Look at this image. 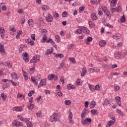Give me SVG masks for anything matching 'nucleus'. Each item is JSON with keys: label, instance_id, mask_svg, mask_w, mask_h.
<instances>
[{"label": "nucleus", "instance_id": "nucleus-1", "mask_svg": "<svg viewBox=\"0 0 127 127\" xmlns=\"http://www.w3.org/2000/svg\"><path fill=\"white\" fill-rule=\"evenodd\" d=\"M41 33L43 35H44L43 37V42H45L47 40V36H46V33H47V30L46 29H44L41 30Z\"/></svg>", "mask_w": 127, "mask_h": 127}, {"label": "nucleus", "instance_id": "nucleus-2", "mask_svg": "<svg viewBox=\"0 0 127 127\" xmlns=\"http://www.w3.org/2000/svg\"><path fill=\"white\" fill-rule=\"evenodd\" d=\"M58 116V114L57 113H54L53 114L50 118V122H51L53 123V122H55L56 121V118H57V116Z\"/></svg>", "mask_w": 127, "mask_h": 127}, {"label": "nucleus", "instance_id": "nucleus-3", "mask_svg": "<svg viewBox=\"0 0 127 127\" xmlns=\"http://www.w3.org/2000/svg\"><path fill=\"white\" fill-rule=\"evenodd\" d=\"M102 9L104 11V13H105L106 15H107V16H109L110 15V11L108 10V8H107V6H102Z\"/></svg>", "mask_w": 127, "mask_h": 127}, {"label": "nucleus", "instance_id": "nucleus-4", "mask_svg": "<svg viewBox=\"0 0 127 127\" xmlns=\"http://www.w3.org/2000/svg\"><path fill=\"white\" fill-rule=\"evenodd\" d=\"M45 85H46V79L44 78L41 80L40 83L38 85V88H41Z\"/></svg>", "mask_w": 127, "mask_h": 127}, {"label": "nucleus", "instance_id": "nucleus-5", "mask_svg": "<svg viewBox=\"0 0 127 127\" xmlns=\"http://www.w3.org/2000/svg\"><path fill=\"white\" fill-rule=\"evenodd\" d=\"M78 28H81V29L83 30V32L84 33H85V34H90V31L87 28V27H84V26H79Z\"/></svg>", "mask_w": 127, "mask_h": 127}, {"label": "nucleus", "instance_id": "nucleus-6", "mask_svg": "<svg viewBox=\"0 0 127 127\" xmlns=\"http://www.w3.org/2000/svg\"><path fill=\"white\" fill-rule=\"evenodd\" d=\"M12 125L14 127H21L22 123L18 122L17 120H14L12 123Z\"/></svg>", "mask_w": 127, "mask_h": 127}, {"label": "nucleus", "instance_id": "nucleus-7", "mask_svg": "<svg viewBox=\"0 0 127 127\" xmlns=\"http://www.w3.org/2000/svg\"><path fill=\"white\" fill-rule=\"evenodd\" d=\"M0 51L2 56L5 55V51H4V47L2 44L0 43Z\"/></svg>", "mask_w": 127, "mask_h": 127}, {"label": "nucleus", "instance_id": "nucleus-8", "mask_svg": "<svg viewBox=\"0 0 127 127\" xmlns=\"http://www.w3.org/2000/svg\"><path fill=\"white\" fill-rule=\"evenodd\" d=\"M23 60H24L25 62H29V57L28 53H25L23 55Z\"/></svg>", "mask_w": 127, "mask_h": 127}, {"label": "nucleus", "instance_id": "nucleus-9", "mask_svg": "<svg viewBox=\"0 0 127 127\" xmlns=\"http://www.w3.org/2000/svg\"><path fill=\"white\" fill-rule=\"evenodd\" d=\"M112 102H113L112 99H108V98H106L104 102L103 106H107V105H109V104H111Z\"/></svg>", "mask_w": 127, "mask_h": 127}, {"label": "nucleus", "instance_id": "nucleus-10", "mask_svg": "<svg viewBox=\"0 0 127 127\" xmlns=\"http://www.w3.org/2000/svg\"><path fill=\"white\" fill-rule=\"evenodd\" d=\"M86 113H87V109L84 108L81 113V119H85L86 118Z\"/></svg>", "mask_w": 127, "mask_h": 127}, {"label": "nucleus", "instance_id": "nucleus-11", "mask_svg": "<svg viewBox=\"0 0 127 127\" xmlns=\"http://www.w3.org/2000/svg\"><path fill=\"white\" fill-rule=\"evenodd\" d=\"M26 42L28 44H29L30 45H34V41H32L31 39L29 38V39H26Z\"/></svg>", "mask_w": 127, "mask_h": 127}, {"label": "nucleus", "instance_id": "nucleus-12", "mask_svg": "<svg viewBox=\"0 0 127 127\" xmlns=\"http://www.w3.org/2000/svg\"><path fill=\"white\" fill-rule=\"evenodd\" d=\"M0 32L1 37L2 39H3V38H4V29L2 27L0 28Z\"/></svg>", "mask_w": 127, "mask_h": 127}, {"label": "nucleus", "instance_id": "nucleus-13", "mask_svg": "<svg viewBox=\"0 0 127 127\" xmlns=\"http://www.w3.org/2000/svg\"><path fill=\"white\" fill-rule=\"evenodd\" d=\"M12 110L14 112H21V111H22V108L20 107H16L13 108Z\"/></svg>", "mask_w": 127, "mask_h": 127}, {"label": "nucleus", "instance_id": "nucleus-14", "mask_svg": "<svg viewBox=\"0 0 127 127\" xmlns=\"http://www.w3.org/2000/svg\"><path fill=\"white\" fill-rule=\"evenodd\" d=\"M115 100L117 103V104H118L119 107H121V106L122 105L121 104V97L120 96H117L115 98Z\"/></svg>", "mask_w": 127, "mask_h": 127}, {"label": "nucleus", "instance_id": "nucleus-15", "mask_svg": "<svg viewBox=\"0 0 127 127\" xmlns=\"http://www.w3.org/2000/svg\"><path fill=\"white\" fill-rule=\"evenodd\" d=\"M66 87L68 90H72V89H76V87L74 85H73L71 84H68Z\"/></svg>", "mask_w": 127, "mask_h": 127}, {"label": "nucleus", "instance_id": "nucleus-16", "mask_svg": "<svg viewBox=\"0 0 127 127\" xmlns=\"http://www.w3.org/2000/svg\"><path fill=\"white\" fill-rule=\"evenodd\" d=\"M95 106H96V101H92L89 105V108H90V109H94Z\"/></svg>", "mask_w": 127, "mask_h": 127}, {"label": "nucleus", "instance_id": "nucleus-17", "mask_svg": "<svg viewBox=\"0 0 127 127\" xmlns=\"http://www.w3.org/2000/svg\"><path fill=\"white\" fill-rule=\"evenodd\" d=\"M99 44L100 46L103 47V46H105L107 44V42L105 40H101L99 42Z\"/></svg>", "mask_w": 127, "mask_h": 127}, {"label": "nucleus", "instance_id": "nucleus-18", "mask_svg": "<svg viewBox=\"0 0 127 127\" xmlns=\"http://www.w3.org/2000/svg\"><path fill=\"white\" fill-rule=\"evenodd\" d=\"M117 5V0H112L111 2V7H115Z\"/></svg>", "mask_w": 127, "mask_h": 127}, {"label": "nucleus", "instance_id": "nucleus-19", "mask_svg": "<svg viewBox=\"0 0 127 127\" xmlns=\"http://www.w3.org/2000/svg\"><path fill=\"white\" fill-rule=\"evenodd\" d=\"M122 56V53L121 52H117L115 53V57L117 59H119V58H121Z\"/></svg>", "mask_w": 127, "mask_h": 127}, {"label": "nucleus", "instance_id": "nucleus-20", "mask_svg": "<svg viewBox=\"0 0 127 127\" xmlns=\"http://www.w3.org/2000/svg\"><path fill=\"white\" fill-rule=\"evenodd\" d=\"M86 41H87L86 42V44L89 45V44H90V43L89 42H91V41H93V38H92L91 37H87Z\"/></svg>", "mask_w": 127, "mask_h": 127}, {"label": "nucleus", "instance_id": "nucleus-21", "mask_svg": "<svg viewBox=\"0 0 127 127\" xmlns=\"http://www.w3.org/2000/svg\"><path fill=\"white\" fill-rule=\"evenodd\" d=\"M30 62V63H37V55L36 57H34Z\"/></svg>", "mask_w": 127, "mask_h": 127}, {"label": "nucleus", "instance_id": "nucleus-22", "mask_svg": "<svg viewBox=\"0 0 127 127\" xmlns=\"http://www.w3.org/2000/svg\"><path fill=\"white\" fill-rule=\"evenodd\" d=\"M92 20H97L98 19V17H97V15L96 13H92L91 15Z\"/></svg>", "mask_w": 127, "mask_h": 127}, {"label": "nucleus", "instance_id": "nucleus-23", "mask_svg": "<svg viewBox=\"0 0 127 127\" xmlns=\"http://www.w3.org/2000/svg\"><path fill=\"white\" fill-rule=\"evenodd\" d=\"M79 29H77L74 31V32L76 34H82V32L83 30H81V28H79Z\"/></svg>", "mask_w": 127, "mask_h": 127}, {"label": "nucleus", "instance_id": "nucleus-24", "mask_svg": "<svg viewBox=\"0 0 127 127\" xmlns=\"http://www.w3.org/2000/svg\"><path fill=\"white\" fill-rule=\"evenodd\" d=\"M113 125H114V121L111 120L109 122H108V123L107 124L106 127H112Z\"/></svg>", "mask_w": 127, "mask_h": 127}, {"label": "nucleus", "instance_id": "nucleus-25", "mask_svg": "<svg viewBox=\"0 0 127 127\" xmlns=\"http://www.w3.org/2000/svg\"><path fill=\"white\" fill-rule=\"evenodd\" d=\"M11 75L12 79H14L15 80H17L18 79L17 74L15 73V72H12Z\"/></svg>", "mask_w": 127, "mask_h": 127}, {"label": "nucleus", "instance_id": "nucleus-26", "mask_svg": "<svg viewBox=\"0 0 127 127\" xmlns=\"http://www.w3.org/2000/svg\"><path fill=\"white\" fill-rule=\"evenodd\" d=\"M53 52V48L51 49V51H50V49H48L47 50V52L45 53V55L47 56V55H49V54H51Z\"/></svg>", "mask_w": 127, "mask_h": 127}, {"label": "nucleus", "instance_id": "nucleus-27", "mask_svg": "<svg viewBox=\"0 0 127 127\" xmlns=\"http://www.w3.org/2000/svg\"><path fill=\"white\" fill-rule=\"evenodd\" d=\"M90 113L91 115H98V110L92 109L91 110Z\"/></svg>", "mask_w": 127, "mask_h": 127}, {"label": "nucleus", "instance_id": "nucleus-28", "mask_svg": "<svg viewBox=\"0 0 127 127\" xmlns=\"http://www.w3.org/2000/svg\"><path fill=\"white\" fill-rule=\"evenodd\" d=\"M116 113H117L118 114H119V115H120V116H124V115H125L124 114V112L122 111V110H121L120 109H117Z\"/></svg>", "mask_w": 127, "mask_h": 127}, {"label": "nucleus", "instance_id": "nucleus-29", "mask_svg": "<svg viewBox=\"0 0 127 127\" xmlns=\"http://www.w3.org/2000/svg\"><path fill=\"white\" fill-rule=\"evenodd\" d=\"M23 75L26 81H27V80H28V76L27 75V72H26V71H24L23 73Z\"/></svg>", "mask_w": 127, "mask_h": 127}, {"label": "nucleus", "instance_id": "nucleus-30", "mask_svg": "<svg viewBox=\"0 0 127 127\" xmlns=\"http://www.w3.org/2000/svg\"><path fill=\"white\" fill-rule=\"evenodd\" d=\"M26 124L27 127H33L31 122L29 121V120L26 121Z\"/></svg>", "mask_w": 127, "mask_h": 127}, {"label": "nucleus", "instance_id": "nucleus-31", "mask_svg": "<svg viewBox=\"0 0 127 127\" xmlns=\"http://www.w3.org/2000/svg\"><path fill=\"white\" fill-rule=\"evenodd\" d=\"M122 37V35L116 34L113 36L114 39H120Z\"/></svg>", "mask_w": 127, "mask_h": 127}, {"label": "nucleus", "instance_id": "nucleus-32", "mask_svg": "<svg viewBox=\"0 0 127 127\" xmlns=\"http://www.w3.org/2000/svg\"><path fill=\"white\" fill-rule=\"evenodd\" d=\"M49 8V6H47V5H44L42 6V9H43V10H48Z\"/></svg>", "mask_w": 127, "mask_h": 127}, {"label": "nucleus", "instance_id": "nucleus-33", "mask_svg": "<svg viewBox=\"0 0 127 127\" xmlns=\"http://www.w3.org/2000/svg\"><path fill=\"white\" fill-rule=\"evenodd\" d=\"M121 22L122 23H125L126 22V16L125 15H123V16L121 18Z\"/></svg>", "mask_w": 127, "mask_h": 127}, {"label": "nucleus", "instance_id": "nucleus-34", "mask_svg": "<svg viewBox=\"0 0 127 127\" xmlns=\"http://www.w3.org/2000/svg\"><path fill=\"white\" fill-rule=\"evenodd\" d=\"M95 69H96L95 67L90 68L88 69V72L89 73H93V72H95Z\"/></svg>", "mask_w": 127, "mask_h": 127}, {"label": "nucleus", "instance_id": "nucleus-35", "mask_svg": "<svg viewBox=\"0 0 127 127\" xmlns=\"http://www.w3.org/2000/svg\"><path fill=\"white\" fill-rule=\"evenodd\" d=\"M116 8V11H118V12H122V6L119 5Z\"/></svg>", "mask_w": 127, "mask_h": 127}, {"label": "nucleus", "instance_id": "nucleus-36", "mask_svg": "<svg viewBox=\"0 0 127 127\" xmlns=\"http://www.w3.org/2000/svg\"><path fill=\"white\" fill-rule=\"evenodd\" d=\"M55 57H59V58H63V57H64V55H63V54H57Z\"/></svg>", "mask_w": 127, "mask_h": 127}, {"label": "nucleus", "instance_id": "nucleus-37", "mask_svg": "<svg viewBox=\"0 0 127 127\" xmlns=\"http://www.w3.org/2000/svg\"><path fill=\"white\" fill-rule=\"evenodd\" d=\"M81 124H82V125H87V119H82V120L81 121Z\"/></svg>", "mask_w": 127, "mask_h": 127}, {"label": "nucleus", "instance_id": "nucleus-38", "mask_svg": "<svg viewBox=\"0 0 127 127\" xmlns=\"http://www.w3.org/2000/svg\"><path fill=\"white\" fill-rule=\"evenodd\" d=\"M64 104L66 106H69V105L71 104V100H65Z\"/></svg>", "mask_w": 127, "mask_h": 127}, {"label": "nucleus", "instance_id": "nucleus-39", "mask_svg": "<svg viewBox=\"0 0 127 127\" xmlns=\"http://www.w3.org/2000/svg\"><path fill=\"white\" fill-rule=\"evenodd\" d=\"M28 23L29 25V26H31L33 24V20H32V19H30L28 21Z\"/></svg>", "mask_w": 127, "mask_h": 127}, {"label": "nucleus", "instance_id": "nucleus-40", "mask_svg": "<svg viewBox=\"0 0 127 127\" xmlns=\"http://www.w3.org/2000/svg\"><path fill=\"white\" fill-rule=\"evenodd\" d=\"M84 9H85V6H81L79 8V12L81 13L84 11Z\"/></svg>", "mask_w": 127, "mask_h": 127}, {"label": "nucleus", "instance_id": "nucleus-41", "mask_svg": "<svg viewBox=\"0 0 127 127\" xmlns=\"http://www.w3.org/2000/svg\"><path fill=\"white\" fill-rule=\"evenodd\" d=\"M5 66H7L9 68H11V67H12V64L6 62V63H5Z\"/></svg>", "mask_w": 127, "mask_h": 127}, {"label": "nucleus", "instance_id": "nucleus-42", "mask_svg": "<svg viewBox=\"0 0 127 127\" xmlns=\"http://www.w3.org/2000/svg\"><path fill=\"white\" fill-rule=\"evenodd\" d=\"M54 77V74H50L48 75V78L49 80H53V78Z\"/></svg>", "mask_w": 127, "mask_h": 127}, {"label": "nucleus", "instance_id": "nucleus-43", "mask_svg": "<svg viewBox=\"0 0 127 127\" xmlns=\"http://www.w3.org/2000/svg\"><path fill=\"white\" fill-rule=\"evenodd\" d=\"M104 25H105V26H108V27H109L110 28H114V26L108 23H106L104 24Z\"/></svg>", "mask_w": 127, "mask_h": 127}, {"label": "nucleus", "instance_id": "nucleus-44", "mask_svg": "<svg viewBox=\"0 0 127 127\" xmlns=\"http://www.w3.org/2000/svg\"><path fill=\"white\" fill-rule=\"evenodd\" d=\"M88 24L90 27H94L95 26V24H94V23L91 21L89 22Z\"/></svg>", "mask_w": 127, "mask_h": 127}, {"label": "nucleus", "instance_id": "nucleus-45", "mask_svg": "<svg viewBox=\"0 0 127 127\" xmlns=\"http://www.w3.org/2000/svg\"><path fill=\"white\" fill-rule=\"evenodd\" d=\"M51 43L52 45H53V47H54L56 49H57V46H56V45L55 44V42H54L53 40L51 42Z\"/></svg>", "mask_w": 127, "mask_h": 127}, {"label": "nucleus", "instance_id": "nucleus-46", "mask_svg": "<svg viewBox=\"0 0 127 127\" xmlns=\"http://www.w3.org/2000/svg\"><path fill=\"white\" fill-rule=\"evenodd\" d=\"M20 34H22V31H20L18 32V33L16 35V39H18L19 38V36H20Z\"/></svg>", "mask_w": 127, "mask_h": 127}, {"label": "nucleus", "instance_id": "nucleus-47", "mask_svg": "<svg viewBox=\"0 0 127 127\" xmlns=\"http://www.w3.org/2000/svg\"><path fill=\"white\" fill-rule=\"evenodd\" d=\"M34 108V104H30V105L28 107L29 110H33Z\"/></svg>", "mask_w": 127, "mask_h": 127}, {"label": "nucleus", "instance_id": "nucleus-48", "mask_svg": "<svg viewBox=\"0 0 127 127\" xmlns=\"http://www.w3.org/2000/svg\"><path fill=\"white\" fill-rule=\"evenodd\" d=\"M17 118H18V119H19V120H21L22 122H24V121H25V120H26V119L22 118V117H21V116H20V115H18L17 116Z\"/></svg>", "mask_w": 127, "mask_h": 127}, {"label": "nucleus", "instance_id": "nucleus-49", "mask_svg": "<svg viewBox=\"0 0 127 127\" xmlns=\"http://www.w3.org/2000/svg\"><path fill=\"white\" fill-rule=\"evenodd\" d=\"M1 96L3 101H5V99H6V95H4V93L1 94Z\"/></svg>", "mask_w": 127, "mask_h": 127}, {"label": "nucleus", "instance_id": "nucleus-50", "mask_svg": "<svg viewBox=\"0 0 127 127\" xmlns=\"http://www.w3.org/2000/svg\"><path fill=\"white\" fill-rule=\"evenodd\" d=\"M69 60L71 61V62H72L73 64H75L76 63V61H75V58H69Z\"/></svg>", "mask_w": 127, "mask_h": 127}, {"label": "nucleus", "instance_id": "nucleus-51", "mask_svg": "<svg viewBox=\"0 0 127 127\" xmlns=\"http://www.w3.org/2000/svg\"><path fill=\"white\" fill-rule=\"evenodd\" d=\"M53 14L54 17H55L56 18V17H59V14L56 12H54V13H53Z\"/></svg>", "mask_w": 127, "mask_h": 127}, {"label": "nucleus", "instance_id": "nucleus-52", "mask_svg": "<svg viewBox=\"0 0 127 127\" xmlns=\"http://www.w3.org/2000/svg\"><path fill=\"white\" fill-rule=\"evenodd\" d=\"M46 20L48 22H52L53 20V18H48L47 17L46 18Z\"/></svg>", "mask_w": 127, "mask_h": 127}, {"label": "nucleus", "instance_id": "nucleus-53", "mask_svg": "<svg viewBox=\"0 0 127 127\" xmlns=\"http://www.w3.org/2000/svg\"><path fill=\"white\" fill-rule=\"evenodd\" d=\"M55 38L57 39V42L58 43L59 41H60V37L58 35H55Z\"/></svg>", "mask_w": 127, "mask_h": 127}, {"label": "nucleus", "instance_id": "nucleus-54", "mask_svg": "<svg viewBox=\"0 0 127 127\" xmlns=\"http://www.w3.org/2000/svg\"><path fill=\"white\" fill-rule=\"evenodd\" d=\"M33 94H34V91L31 90V91H30V92L28 93V97H31V96H32V95H33Z\"/></svg>", "mask_w": 127, "mask_h": 127}, {"label": "nucleus", "instance_id": "nucleus-55", "mask_svg": "<svg viewBox=\"0 0 127 127\" xmlns=\"http://www.w3.org/2000/svg\"><path fill=\"white\" fill-rule=\"evenodd\" d=\"M115 91H119L120 90V86L115 85L114 86Z\"/></svg>", "mask_w": 127, "mask_h": 127}, {"label": "nucleus", "instance_id": "nucleus-56", "mask_svg": "<svg viewBox=\"0 0 127 127\" xmlns=\"http://www.w3.org/2000/svg\"><path fill=\"white\" fill-rule=\"evenodd\" d=\"M31 38L34 41H35V34H31Z\"/></svg>", "mask_w": 127, "mask_h": 127}, {"label": "nucleus", "instance_id": "nucleus-57", "mask_svg": "<svg viewBox=\"0 0 127 127\" xmlns=\"http://www.w3.org/2000/svg\"><path fill=\"white\" fill-rule=\"evenodd\" d=\"M60 80L61 82H62V84H64V83H65V78L62 77L61 78H60Z\"/></svg>", "mask_w": 127, "mask_h": 127}, {"label": "nucleus", "instance_id": "nucleus-58", "mask_svg": "<svg viewBox=\"0 0 127 127\" xmlns=\"http://www.w3.org/2000/svg\"><path fill=\"white\" fill-rule=\"evenodd\" d=\"M90 3H92V4H96V3H98V0H94V1L93 0H91Z\"/></svg>", "mask_w": 127, "mask_h": 127}, {"label": "nucleus", "instance_id": "nucleus-59", "mask_svg": "<svg viewBox=\"0 0 127 127\" xmlns=\"http://www.w3.org/2000/svg\"><path fill=\"white\" fill-rule=\"evenodd\" d=\"M41 114H42L41 111H38V112L36 113V116H37V117H38V118H40V117H41Z\"/></svg>", "mask_w": 127, "mask_h": 127}, {"label": "nucleus", "instance_id": "nucleus-60", "mask_svg": "<svg viewBox=\"0 0 127 127\" xmlns=\"http://www.w3.org/2000/svg\"><path fill=\"white\" fill-rule=\"evenodd\" d=\"M86 122L87 124L88 123L89 124H91L92 123V119H91V118H86Z\"/></svg>", "mask_w": 127, "mask_h": 127}, {"label": "nucleus", "instance_id": "nucleus-61", "mask_svg": "<svg viewBox=\"0 0 127 127\" xmlns=\"http://www.w3.org/2000/svg\"><path fill=\"white\" fill-rule=\"evenodd\" d=\"M95 89L97 90V91H99L101 89V87L99 85H96L95 87Z\"/></svg>", "mask_w": 127, "mask_h": 127}, {"label": "nucleus", "instance_id": "nucleus-62", "mask_svg": "<svg viewBox=\"0 0 127 127\" xmlns=\"http://www.w3.org/2000/svg\"><path fill=\"white\" fill-rule=\"evenodd\" d=\"M84 107H85V108H88L89 107V102H88V101L85 102Z\"/></svg>", "mask_w": 127, "mask_h": 127}, {"label": "nucleus", "instance_id": "nucleus-63", "mask_svg": "<svg viewBox=\"0 0 127 127\" xmlns=\"http://www.w3.org/2000/svg\"><path fill=\"white\" fill-rule=\"evenodd\" d=\"M63 17H66L67 16V12L64 11L62 14Z\"/></svg>", "mask_w": 127, "mask_h": 127}, {"label": "nucleus", "instance_id": "nucleus-64", "mask_svg": "<svg viewBox=\"0 0 127 127\" xmlns=\"http://www.w3.org/2000/svg\"><path fill=\"white\" fill-rule=\"evenodd\" d=\"M17 98H19L20 99H24V97L23 96L22 94H18L17 95Z\"/></svg>", "mask_w": 127, "mask_h": 127}]
</instances>
